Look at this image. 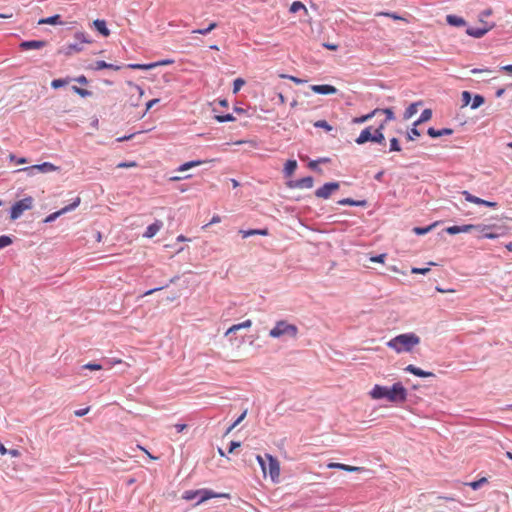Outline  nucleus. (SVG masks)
Masks as SVG:
<instances>
[{"instance_id":"nucleus-42","label":"nucleus","mask_w":512,"mask_h":512,"mask_svg":"<svg viewBox=\"0 0 512 512\" xmlns=\"http://www.w3.org/2000/svg\"><path fill=\"white\" fill-rule=\"evenodd\" d=\"M437 225V223H433L427 227H424V228H421V227H415L413 229L414 233L417 234V235H424L428 232H430L435 226Z\"/></svg>"},{"instance_id":"nucleus-44","label":"nucleus","mask_w":512,"mask_h":512,"mask_svg":"<svg viewBox=\"0 0 512 512\" xmlns=\"http://www.w3.org/2000/svg\"><path fill=\"white\" fill-rule=\"evenodd\" d=\"M462 106H468L472 100L471 93L468 91H463L461 94Z\"/></svg>"},{"instance_id":"nucleus-2","label":"nucleus","mask_w":512,"mask_h":512,"mask_svg":"<svg viewBox=\"0 0 512 512\" xmlns=\"http://www.w3.org/2000/svg\"><path fill=\"white\" fill-rule=\"evenodd\" d=\"M420 344V337L415 333H404L390 339L386 345L397 354L411 353Z\"/></svg>"},{"instance_id":"nucleus-5","label":"nucleus","mask_w":512,"mask_h":512,"mask_svg":"<svg viewBox=\"0 0 512 512\" xmlns=\"http://www.w3.org/2000/svg\"><path fill=\"white\" fill-rule=\"evenodd\" d=\"M33 207V198L26 197L17 201L11 208L10 218L11 220L18 219L24 211L30 210Z\"/></svg>"},{"instance_id":"nucleus-39","label":"nucleus","mask_w":512,"mask_h":512,"mask_svg":"<svg viewBox=\"0 0 512 512\" xmlns=\"http://www.w3.org/2000/svg\"><path fill=\"white\" fill-rule=\"evenodd\" d=\"M300 10H303L306 14L308 13V10H307V8L305 7V5H304L302 2H300V1H295V2H293V3L291 4V6H290V9H289V11H290L291 13H296V12H298V11H300Z\"/></svg>"},{"instance_id":"nucleus-64","label":"nucleus","mask_w":512,"mask_h":512,"mask_svg":"<svg viewBox=\"0 0 512 512\" xmlns=\"http://www.w3.org/2000/svg\"><path fill=\"white\" fill-rule=\"evenodd\" d=\"M488 229H486L485 231H482L483 232V237L484 238H487V239H495L498 237V234H495V233H492V232H488L487 231Z\"/></svg>"},{"instance_id":"nucleus-17","label":"nucleus","mask_w":512,"mask_h":512,"mask_svg":"<svg viewBox=\"0 0 512 512\" xmlns=\"http://www.w3.org/2000/svg\"><path fill=\"white\" fill-rule=\"evenodd\" d=\"M46 42L42 40H31L24 41L20 44V48L22 50H30V49H41L46 46Z\"/></svg>"},{"instance_id":"nucleus-4","label":"nucleus","mask_w":512,"mask_h":512,"mask_svg":"<svg viewBox=\"0 0 512 512\" xmlns=\"http://www.w3.org/2000/svg\"><path fill=\"white\" fill-rule=\"evenodd\" d=\"M217 494L209 489H198V490H187L183 493L182 498L188 501H196V504H200L216 497Z\"/></svg>"},{"instance_id":"nucleus-43","label":"nucleus","mask_w":512,"mask_h":512,"mask_svg":"<svg viewBox=\"0 0 512 512\" xmlns=\"http://www.w3.org/2000/svg\"><path fill=\"white\" fill-rule=\"evenodd\" d=\"M314 126L317 128H323L327 132L333 130V127L326 120H318L314 123Z\"/></svg>"},{"instance_id":"nucleus-21","label":"nucleus","mask_w":512,"mask_h":512,"mask_svg":"<svg viewBox=\"0 0 512 512\" xmlns=\"http://www.w3.org/2000/svg\"><path fill=\"white\" fill-rule=\"evenodd\" d=\"M239 233L242 235L243 238H247L249 236L254 235H261V236H267L269 234L268 229H250V230H239Z\"/></svg>"},{"instance_id":"nucleus-63","label":"nucleus","mask_w":512,"mask_h":512,"mask_svg":"<svg viewBox=\"0 0 512 512\" xmlns=\"http://www.w3.org/2000/svg\"><path fill=\"white\" fill-rule=\"evenodd\" d=\"M386 258V255L385 254H380V255H377V256H374V257H371V261L372 262H378V263H384V260Z\"/></svg>"},{"instance_id":"nucleus-15","label":"nucleus","mask_w":512,"mask_h":512,"mask_svg":"<svg viewBox=\"0 0 512 512\" xmlns=\"http://www.w3.org/2000/svg\"><path fill=\"white\" fill-rule=\"evenodd\" d=\"M328 467L332 468V469H340V470L347 471V472H361L364 470L363 467L350 466L347 464L335 463V462L329 463Z\"/></svg>"},{"instance_id":"nucleus-60","label":"nucleus","mask_w":512,"mask_h":512,"mask_svg":"<svg viewBox=\"0 0 512 512\" xmlns=\"http://www.w3.org/2000/svg\"><path fill=\"white\" fill-rule=\"evenodd\" d=\"M430 271V268H412V274H427Z\"/></svg>"},{"instance_id":"nucleus-8","label":"nucleus","mask_w":512,"mask_h":512,"mask_svg":"<svg viewBox=\"0 0 512 512\" xmlns=\"http://www.w3.org/2000/svg\"><path fill=\"white\" fill-rule=\"evenodd\" d=\"M174 63L173 59H165L149 64H129L127 67L134 70H150L158 66H166Z\"/></svg>"},{"instance_id":"nucleus-51","label":"nucleus","mask_w":512,"mask_h":512,"mask_svg":"<svg viewBox=\"0 0 512 512\" xmlns=\"http://www.w3.org/2000/svg\"><path fill=\"white\" fill-rule=\"evenodd\" d=\"M12 243V240L9 236L2 235L0 236V248H4Z\"/></svg>"},{"instance_id":"nucleus-41","label":"nucleus","mask_w":512,"mask_h":512,"mask_svg":"<svg viewBox=\"0 0 512 512\" xmlns=\"http://www.w3.org/2000/svg\"><path fill=\"white\" fill-rule=\"evenodd\" d=\"M216 27H217V23L211 22L208 27H205L203 29H196V30H193L192 32L201 34V35H206V34L210 33L212 30H214Z\"/></svg>"},{"instance_id":"nucleus-34","label":"nucleus","mask_w":512,"mask_h":512,"mask_svg":"<svg viewBox=\"0 0 512 512\" xmlns=\"http://www.w3.org/2000/svg\"><path fill=\"white\" fill-rule=\"evenodd\" d=\"M488 483V479L486 477H481L480 479L478 480H475V481H471L469 483H466V485H468L470 488H472L473 490H478L480 489L484 484H487Z\"/></svg>"},{"instance_id":"nucleus-33","label":"nucleus","mask_w":512,"mask_h":512,"mask_svg":"<svg viewBox=\"0 0 512 512\" xmlns=\"http://www.w3.org/2000/svg\"><path fill=\"white\" fill-rule=\"evenodd\" d=\"M462 195L465 197V200L470 203L477 204V205H482V203H484V199L474 196L471 193H469L468 191H463Z\"/></svg>"},{"instance_id":"nucleus-9","label":"nucleus","mask_w":512,"mask_h":512,"mask_svg":"<svg viewBox=\"0 0 512 512\" xmlns=\"http://www.w3.org/2000/svg\"><path fill=\"white\" fill-rule=\"evenodd\" d=\"M268 459V470L272 481H276L280 475V464L276 457L266 454Z\"/></svg>"},{"instance_id":"nucleus-22","label":"nucleus","mask_w":512,"mask_h":512,"mask_svg":"<svg viewBox=\"0 0 512 512\" xmlns=\"http://www.w3.org/2000/svg\"><path fill=\"white\" fill-rule=\"evenodd\" d=\"M96 30L102 34L104 37H108L110 35V30L106 26V22L104 20L97 19L93 22Z\"/></svg>"},{"instance_id":"nucleus-16","label":"nucleus","mask_w":512,"mask_h":512,"mask_svg":"<svg viewBox=\"0 0 512 512\" xmlns=\"http://www.w3.org/2000/svg\"><path fill=\"white\" fill-rule=\"evenodd\" d=\"M493 28V25H489V26H485L483 28H474V27H470L466 30V33L469 35V36H472L474 38H481L483 37L489 30H491Z\"/></svg>"},{"instance_id":"nucleus-11","label":"nucleus","mask_w":512,"mask_h":512,"mask_svg":"<svg viewBox=\"0 0 512 512\" xmlns=\"http://www.w3.org/2000/svg\"><path fill=\"white\" fill-rule=\"evenodd\" d=\"M311 90L317 94L330 95L337 93V88L329 84L312 85Z\"/></svg>"},{"instance_id":"nucleus-35","label":"nucleus","mask_w":512,"mask_h":512,"mask_svg":"<svg viewBox=\"0 0 512 512\" xmlns=\"http://www.w3.org/2000/svg\"><path fill=\"white\" fill-rule=\"evenodd\" d=\"M0 454H9L11 457H19L21 455L18 449H7L2 443H0Z\"/></svg>"},{"instance_id":"nucleus-46","label":"nucleus","mask_w":512,"mask_h":512,"mask_svg":"<svg viewBox=\"0 0 512 512\" xmlns=\"http://www.w3.org/2000/svg\"><path fill=\"white\" fill-rule=\"evenodd\" d=\"M215 118L220 123L231 122L235 120V117L232 114L217 115Z\"/></svg>"},{"instance_id":"nucleus-54","label":"nucleus","mask_w":512,"mask_h":512,"mask_svg":"<svg viewBox=\"0 0 512 512\" xmlns=\"http://www.w3.org/2000/svg\"><path fill=\"white\" fill-rule=\"evenodd\" d=\"M427 133L432 138H437V137H441L442 136V133L440 132V130H436L433 127L429 128Z\"/></svg>"},{"instance_id":"nucleus-55","label":"nucleus","mask_w":512,"mask_h":512,"mask_svg":"<svg viewBox=\"0 0 512 512\" xmlns=\"http://www.w3.org/2000/svg\"><path fill=\"white\" fill-rule=\"evenodd\" d=\"M445 231L450 234V235H455V234H458V233H461L460 232V226H450V227H447L445 229Z\"/></svg>"},{"instance_id":"nucleus-38","label":"nucleus","mask_w":512,"mask_h":512,"mask_svg":"<svg viewBox=\"0 0 512 512\" xmlns=\"http://www.w3.org/2000/svg\"><path fill=\"white\" fill-rule=\"evenodd\" d=\"M71 81V79L68 77V78H60V79H54L52 82H51V87L53 89H58V88H61L67 84H69Z\"/></svg>"},{"instance_id":"nucleus-23","label":"nucleus","mask_w":512,"mask_h":512,"mask_svg":"<svg viewBox=\"0 0 512 512\" xmlns=\"http://www.w3.org/2000/svg\"><path fill=\"white\" fill-rule=\"evenodd\" d=\"M379 113H380V109L377 108V109H374L372 112H370V113H368L366 115L354 118L352 120V122L355 123V124H361V123L367 122L368 120H370L371 118H373L374 116H376Z\"/></svg>"},{"instance_id":"nucleus-49","label":"nucleus","mask_w":512,"mask_h":512,"mask_svg":"<svg viewBox=\"0 0 512 512\" xmlns=\"http://www.w3.org/2000/svg\"><path fill=\"white\" fill-rule=\"evenodd\" d=\"M75 38L79 43H91V40L88 39L87 35L83 32H77Z\"/></svg>"},{"instance_id":"nucleus-48","label":"nucleus","mask_w":512,"mask_h":512,"mask_svg":"<svg viewBox=\"0 0 512 512\" xmlns=\"http://www.w3.org/2000/svg\"><path fill=\"white\" fill-rule=\"evenodd\" d=\"M380 113H384L386 115V119H385V124L388 122V121H391V120H394L395 116H394V112L391 108H386V109H380Z\"/></svg>"},{"instance_id":"nucleus-59","label":"nucleus","mask_w":512,"mask_h":512,"mask_svg":"<svg viewBox=\"0 0 512 512\" xmlns=\"http://www.w3.org/2000/svg\"><path fill=\"white\" fill-rule=\"evenodd\" d=\"M83 368L89 370H101L102 366L100 364L88 363L83 365Z\"/></svg>"},{"instance_id":"nucleus-57","label":"nucleus","mask_w":512,"mask_h":512,"mask_svg":"<svg viewBox=\"0 0 512 512\" xmlns=\"http://www.w3.org/2000/svg\"><path fill=\"white\" fill-rule=\"evenodd\" d=\"M137 166V163L134 162V161H131V162H121L117 165V168H132V167H136Z\"/></svg>"},{"instance_id":"nucleus-56","label":"nucleus","mask_w":512,"mask_h":512,"mask_svg":"<svg viewBox=\"0 0 512 512\" xmlns=\"http://www.w3.org/2000/svg\"><path fill=\"white\" fill-rule=\"evenodd\" d=\"M240 446H241V442L240 441H231L229 443L228 453H233L234 450L239 448Z\"/></svg>"},{"instance_id":"nucleus-1","label":"nucleus","mask_w":512,"mask_h":512,"mask_svg":"<svg viewBox=\"0 0 512 512\" xmlns=\"http://www.w3.org/2000/svg\"><path fill=\"white\" fill-rule=\"evenodd\" d=\"M373 400H385L390 403H402L406 400L407 390L402 383L397 382L392 387L375 385L369 392Z\"/></svg>"},{"instance_id":"nucleus-31","label":"nucleus","mask_w":512,"mask_h":512,"mask_svg":"<svg viewBox=\"0 0 512 512\" xmlns=\"http://www.w3.org/2000/svg\"><path fill=\"white\" fill-rule=\"evenodd\" d=\"M313 178L308 176V177H304L302 179H299L295 186L298 187V188H312L313 187Z\"/></svg>"},{"instance_id":"nucleus-26","label":"nucleus","mask_w":512,"mask_h":512,"mask_svg":"<svg viewBox=\"0 0 512 512\" xmlns=\"http://www.w3.org/2000/svg\"><path fill=\"white\" fill-rule=\"evenodd\" d=\"M421 104H422L421 102H416V103H412L411 105H409V107L404 112V115H403L404 119L408 120L411 117H413L418 111V106Z\"/></svg>"},{"instance_id":"nucleus-6","label":"nucleus","mask_w":512,"mask_h":512,"mask_svg":"<svg viewBox=\"0 0 512 512\" xmlns=\"http://www.w3.org/2000/svg\"><path fill=\"white\" fill-rule=\"evenodd\" d=\"M80 202H81L80 197H76L75 200L71 204L63 207L62 209H60V210H58V211H56L54 213H51L50 215H48L44 219V222L45 223H50V222L55 221L61 215L65 214L67 212H70V211L74 210L76 207H78Z\"/></svg>"},{"instance_id":"nucleus-18","label":"nucleus","mask_w":512,"mask_h":512,"mask_svg":"<svg viewBox=\"0 0 512 512\" xmlns=\"http://www.w3.org/2000/svg\"><path fill=\"white\" fill-rule=\"evenodd\" d=\"M83 50V47L78 44V43H75V44H68L67 46L65 47H62L58 53L59 54H63L65 56H71L73 55L74 53H78V52H81Z\"/></svg>"},{"instance_id":"nucleus-20","label":"nucleus","mask_w":512,"mask_h":512,"mask_svg":"<svg viewBox=\"0 0 512 512\" xmlns=\"http://www.w3.org/2000/svg\"><path fill=\"white\" fill-rule=\"evenodd\" d=\"M252 326V321L250 319L243 321L239 324H234L225 332V335H229L231 333H235L241 329H248Z\"/></svg>"},{"instance_id":"nucleus-40","label":"nucleus","mask_w":512,"mask_h":512,"mask_svg":"<svg viewBox=\"0 0 512 512\" xmlns=\"http://www.w3.org/2000/svg\"><path fill=\"white\" fill-rule=\"evenodd\" d=\"M485 102V99L482 95H475L472 99V102H471V109H477L479 108L481 105H483Z\"/></svg>"},{"instance_id":"nucleus-24","label":"nucleus","mask_w":512,"mask_h":512,"mask_svg":"<svg viewBox=\"0 0 512 512\" xmlns=\"http://www.w3.org/2000/svg\"><path fill=\"white\" fill-rule=\"evenodd\" d=\"M204 163H206V161H203V160H194V161L185 162L182 165H180L177 170L180 172H183V171L189 170L191 168L200 166Z\"/></svg>"},{"instance_id":"nucleus-29","label":"nucleus","mask_w":512,"mask_h":512,"mask_svg":"<svg viewBox=\"0 0 512 512\" xmlns=\"http://www.w3.org/2000/svg\"><path fill=\"white\" fill-rule=\"evenodd\" d=\"M95 69L96 70H102V69H112V70H120L121 67L120 66H117V65H113V64H110V63H107L103 60H99V61H96L95 62Z\"/></svg>"},{"instance_id":"nucleus-52","label":"nucleus","mask_w":512,"mask_h":512,"mask_svg":"<svg viewBox=\"0 0 512 512\" xmlns=\"http://www.w3.org/2000/svg\"><path fill=\"white\" fill-rule=\"evenodd\" d=\"M417 126H414L413 128H411V130L408 132L407 134V139L412 141L414 140V137H418L420 136V132L417 130L416 128Z\"/></svg>"},{"instance_id":"nucleus-58","label":"nucleus","mask_w":512,"mask_h":512,"mask_svg":"<svg viewBox=\"0 0 512 512\" xmlns=\"http://www.w3.org/2000/svg\"><path fill=\"white\" fill-rule=\"evenodd\" d=\"M378 16H386V17H390L394 20H402L403 18L394 14V13H388V12H380L377 14Z\"/></svg>"},{"instance_id":"nucleus-3","label":"nucleus","mask_w":512,"mask_h":512,"mask_svg":"<svg viewBox=\"0 0 512 512\" xmlns=\"http://www.w3.org/2000/svg\"><path fill=\"white\" fill-rule=\"evenodd\" d=\"M298 332V327L296 325L290 324L285 320H279L276 322L275 326L270 330L269 336L271 338H280L283 336L296 338Z\"/></svg>"},{"instance_id":"nucleus-45","label":"nucleus","mask_w":512,"mask_h":512,"mask_svg":"<svg viewBox=\"0 0 512 512\" xmlns=\"http://www.w3.org/2000/svg\"><path fill=\"white\" fill-rule=\"evenodd\" d=\"M245 81L242 78H237L233 82V93H237L240 91V89L244 86Z\"/></svg>"},{"instance_id":"nucleus-7","label":"nucleus","mask_w":512,"mask_h":512,"mask_svg":"<svg viewBox=\"0 0 512 512\" xmlns=\"http://www.w3.org/2000/svg\"><path fill=\"white\" fill-rule=\"evenodd\" d=\"M339 187H340V185L338 182L326 183L322 187L318 188L315 191V195L318 198L328 199L330 197V195L332 194V192L338 190Z\"/></svg>"},{"instance_id":"nucleus-10","label":"nucleus","mask_w":512,"mask_h":512,"mask_svg":"<svg viewBox=\"0 0 512 512\" xmlns=\"http://www.w3.org/2000/svg\"><path fill=\"white\" fill-rule=\"evenodd\" d=\"M32 170H37L41 173H49V172H53V171H58L59 167L55 166L52 163L44 162L42 164L33 165L31 167H26V168L20 169L19 171H32Z\"/></svg>"},{"instance_id":"nucleus-25","label":"nucleus","mask_w":512,"mask_h":512,"mask_svg":"<svg viewBox=\"0 0 512 512\" xmlns=\"http://www.w3.org/2000/svg\"><path fill=\"white\" fill-rule=\"evenodd\" d=\"M297 169V161L296 160H288L284 166V174L286 177H290L294 174Z\"/></svg>"},{"instance_id":"nucleus-13","label":"nucleus","mask_w":512,"mask_h":512,"mask_svg":"<svg viewBox=\"0 0 512 512\" xmlns=\"http://www.w3.org/2000/svg\"><path fill=\"white\" fill-rule=\"evenodd\" d=\"M163 227V223L160 220H156L154 223L149 225L143 234L145 238H152L154 237Z\"/></svg>"},{"instance_id":"nucleus-19","label":"nucleus","mask_w":512,"mask_h":512,"mask_svg":"<svg viewBox=\"0 0 512 512\" xmlns=\"http://www.w3.org/2000/svg\"><path fill=\"white\" fill-rule=\"evenodd\" d=\"M385 128V122L381 123L378 128H376L374 130V133H373V137H372V142H375V143H378V144H383L384 141H385V137H384V134H383V130Z\"/></svg>"},{"instance_id":"nucleus-27","label":"nucleus","mask_w":512,"mask_h":512,"mask_svg":"<svg viewBox=\"0 0 512 512\" xmlns=\"http://www.w3.org/2000/svg\"><path fill=\"white\" fill-rule=\"evenodd\" d=\"M38 24L39 25H42V24H49V25H57V24H63L61 21H60V15L56 14V15H53V16H50V17H47V18H42L38 21Z\"/></svg>"},{"instance_id":"nucleus-61","label":"nucleus","mask_w":512,"mask_h":512,"mask_svg":"<svg viewBox=\"0 0 512 512\" xmlns=\"http://www.w3.org/2000/svg\"><path fill=\"white\" fill-rule=\"evenodd\" d=\"M280 77H282V78H288V79H290L291 81H293V82H294V83H296V84H302V83H304V80H302V79H300V78H297V77H295V76H291V75H284V74H282V75H280Z\"/></svg>"},{"instance_id":"nucleus-12","label":"nucleus","mask_w":512,"mask_h":512,"mask_svg":"<svg viewBox=\"0 0 512 512\" xmlns=\"http://www.w3.org/2000/svg\"><path fill=\"white\" fill-rule=\"evenodd\" d=\"M372 137H373L372 127L369 126L361 131L359 136L355 139V142L358 145H362L366 142H372Z\"/></svg>"},{"instance_id":"nucleus-32","label":"nucleus","mask_w":512,"mask_h":512,"mask_svg":"<svg viewBox=\"0 0 512 512\" xmlns=\"http://www.w3.org/2000/svg\"><path fill=\"white\" fill-rule=\"evenodd\" d=\"M432 118V110L431 109H425L419 119L414 122L413 126H418L419 124L429 121Z\"/></svg>"},{"instance_id":"nucleus-14","label":"nucleus","mask_w":512,"mask_h":512,"mask_svg":"<svg viewBox=\"0 0 512 512\" xmlns=\"http://www.w3.org/2000/svg\"><path fill=\"white\" fill-rule=\"evenodd\" d=\"M406 372H409L415 376H418V377H422V378H427V377H433L434 376V373L432 372H428V371H424L412 364L408 365L405 367L404 369Z\"/></svg>"},{"instance_id":"nucleus-28","label":"nucleus","mask_w":512,"mask_h":512,"mask_svg":"<svg viewBox=\"0 0 512 512\" xmlns=\"http://www.w3.org/2000/svg\"><path fill=\"white\" fill-rule=\"evenodd\" d=\"M474 229H478L480 231H485L486 229H490V226H486V225H473V224H467V225L460 226V232L461 233L470 232V231H472Z\"/></svg>"},{"instance_id":"nucleus-47","label":"nucleus","mask_w":512,"mask_h":512,"mask_svg":"<svg viewBox=\"0 0 512 512\" xmlns=\"http://www.w3.org/2000/svg\"><path fill=\"white\" fill-rule=\"evenodd\" d=\"M72 90L81 97H88L91 95V92L89 90L77 86H72Z\"/></svg>"},{"instance_id":"nucleus-37","label":"nucleus","mask_w":512,"mask_h":512,"mask_svg":"<svg viewBox=\"0 0 512 512\" xmlns=\"http://www.w3.org/2000/svg\"><path fill=\"white\" fill-rule=\"evenodd\" d=\"M338 204L340 205H349V206H365L366 205V201L362 200V201H355L353 199H350V198H345V199H342L340 201H338Z\"/></svg>"},{"instance_id":"nucleus-30","label":"nucleus","mask_w":512,"mask_h":512,"mask_svg":"<svg viewBox=\"0 0 512 512\" xmlns=\"http://www.w3.org/2000/svg\"><path fill=\"white\" fill-rule=\"evenodd\" d=\"M446 21L448 24H450L452 26H458V27L464 26L466 23L462 17L456 16V15H448L446 17Z\"/></svg>"},{"instance_id":"nucleus-62","label":"nucleus","mask_w":512,"mask_h":512,"mask_svg":"<svg viewBox=\"0 0 512 512\" xmlns=\"http://www.w3.org/2000/svg\"><path fill=\"white\" fill-rule=\"evenodd\" d=\"M90 411V407H85L74 412L75 416H85Z\"/></svg>"},{"instance_id":"nucleus-50","label":"nucleus","mask_w":512,"mask_h":512,"mask_svg":"<svg viewBox=\"0 0 512 512\" xmlns=\"http://www.w3.org/2000/svg\"><path fill=\"white\" fill-rule=\"evenodd\" d=\"M390 151H395V152H400L401 151V146L399 144V141L397 138H392L390 140Z\"/></svg>"},{"instance_id":"nucleus-36","label":"nucleus","mask_w":512,"mask_h":512,"mask_svg":"<svg viewBox=\"0 0 512 512\" xmlns=\"http://www.w3.org/2000/svg\"><path fill=\"white\" fill-rule=\"evenodd\" d=\"M132 95H137L138 100L144 95V90L137 84L133 82H128Z\"/></svg>"},{"instance_id":"nucleus-53","label":"nucleus","mask_w":512,"mask_h":512,"mask_svg":"<svg viewBox=\"0 0 512 512\" xmlns=\"http://www.w3.org/2000/svg\"><path fill=\"white\" fill-rule=\"evenodd\" d=\"M242 420H244V418H236V420L226 429L224 436L228 435L232 429L242 422Z\"/></svg>"}]
</instances>
